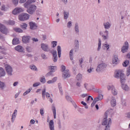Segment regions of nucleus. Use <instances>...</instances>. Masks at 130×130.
I'll list each match as a JSON object with an SVG mask.
<instances>
[{"label": "nucleus", "mask_w": 130, "mask_h": 130, "mask_svg": "<svg viewBox=\"0 0 130 130\" xmlns=\"http://www.w3.org/2000/svg\"><path fill=\"white\" fill-rule=\"evenodd\" d=\"M115 77L117 79H120V82L121 84V87L123 90L125 91H128L129 90L128 86L124 84L126 81V78H125V75H124V74L122 73L121 71H118L115 74Z\"/></svg>", "instance_id": "1"}, {"label": "nucleus", "mask_w": 130, "mask_h": 130, "mask_svg": "<svg viewBox=\"0 0 130 130\" xmlns=\"http://www.w3.org/2000/svg\"><path fill=\"white\" fill-rule=\"evenodd\" d=\"M109 111H110L109 110H108L107 111H106L105 113V118L103 119L102 122V125L105 126V130H110V125H111V123H112L111 118H109L108 119H107Z\"/></svg>", "instance_id": "2"}, {"label": "nucleus", "mask_w": 130, "mask_h": 130, "mask_svg": "<svg viewBox=\"0 0 130 130\" xmlns=\"http://www.w3.org/2000/svg\"><path fill=\"white\" fill-rule=\"evenodd\" d=\"M107 68V64H106L105 63H102L98 66L96 71L98 73H100V72H102L104 71Z\"/></svg>", "instance_id": "3"}, {"label": "nucleus", "mask_w": 130, "mask_h": 130, "mask_svg": "<svg viewBox=\"0 0 130 130\" xmlns=\"http://www.w3.org/2000/svg\"><path fill=\"white\" fill-rule=\"evenodd\" d=\"M30 15L27 13H22L19 15V20L20 21H26L28 20Z\"/></svg>", "instance_id": "4"}, {"label": "nucleus", "mask_w": 130, "mask_h": 130, "mask_svg": "<svg viewBox=\"0 0 130 130\" xmlns=\"http://www.w3.org/2000/svg\"><path fill=\"white\" fill-rule=\"evenodd\" d=\"M37 7L36 6L34 5H30V6L27 8L26 11L30 15H33L34 13H35V11H36V9Z\"/></svg>", "instance_id": "5"}, {"label": "nucleus", "mask_w": 130, "mask_h": 130, "mask_svg": "<svg viewBox=\"0 0 130 130\" xmlns=\"http://www.w3.org/2000/svg\"><path fill=\"white\" fill-rule=\"evenodd\" d=\"M5 70L6 71V73L8 76H12L13 75V68L11 66L6 65L5 66Z\"/></svg>", "instance_id": "6"}, {"label": "nucleus", "mask_w": 130, "mask_h": 130, "mask_svg": "<svg viewBox=\"0 0 130 130\" xmlns=\"http://www.w3.org/2000/svg\"><path fill=\"white\" fill-rule=\"evenodd\" d=\"M0 31L3 34H5V35H8V33H9V29L6 27V26L1 23H0Z\"/></svg>", "instance_id": "7"}, {"label": "nucleus", "mask_w": 130, "mask_h": 130, "mask_svg": "<svg viewBox=\"0 0 130 130\" xmlns=\"http://www.w3.org/2000/svg\"><path fill=\"white\" fill-rule=\"evenodd\" d=\"M41 47L42 50H43V51H45V52H48L50 51V48H49V46L47 44L42 43L41 45Z\"/></svg>", "instance_id": "8"}, {"label": "nucleus", "mask_w": 130, "mask_h": 130, "mask_svg": "<svg viewBox=\"0 0 130 130\" xmlns=\"http://www.w3.org/2000/svg\"><path fill=\"white\" fill-rule=\"evenodd\" d=\"M107 89L108 91L110 90H111L112 93L113 95H117V91H116V89H115V87L113 85H108L107 86Z\"/></svg>", "instance_id": "9"}, {"label": "nucleus", "mask_w": 130, "mask_h": 130, "mask_svg": "<svg viewBox=\"0 0 130 130\" xmlns=\"http://www.w3.org/2000/svg\"><path fill=\"white\" fill-rule=\"evenodd\" d=\"M42 95L43 99H45V95L46 98H50V94L48 92H46V88H45L42 90Z\"/></svg>", "instance_id": "10"}, {"label": "nucleus", "mask_w": 130, "mask_h": 130, "mask_svg": "<svg viewBox=\"0 0 130 130\" xmlns=\"http://www.w3.org/2000/svg\"><path fill=\"white\" fill-rule=\"evenodd\" d=\"M128 50V42H125V45L123 46L121 48V51L123 53H124Z\"/></svg>", "instance_id": "11"}, {"label": "nucleus", "mask_w": 130, "mask_h": 130, "mask_svg": "<svg viewBox=\"0 0 130 130\" xmlns=\"http://www.w3.org/2000/svg\"><path fill=\"white\" fill-rule=\"evenodd\" d=\"M30 38V36H23L22 37V42L24 43H29Z\"/></svg>", "instance_id": "12"}, {"label": "nucleus", "mask_w": 130, "mask_h": 130, "mask_svg": "<svg viewBox=\"0 0 130 130\" xmlns=\"http://www.w3.org/2000/svg\"><path fill=\"white\" fill-rule=\"evenodd\" d=\"M23 12V9L20 8H15L12 12L13 15H17V14H20Z\"/></svg>", "instance_id": "13"}, {"label": "nucleus", "mask_w": 130, "mask_h": 130, "mask_svg": "<svg viewBox=\"0 0 130 130\" xmlns=\"http://www.w3.org/2000/svg\"><path fill=\"white\" fill-rule=\"evenodd\" d=\"M62 116L64 120H66L67 118H69V112L67 110H64L62 111Z\"/></svg>", "instance_id": "14"}, {"label": "nucleus", "mask_w": 130, "mask_h": 130, "mask_svg": "<svg viewBox=\"0 0 130 130\" xmlns=\"http://www.w3.org/2000/svg\"><path fill=\"white\" fill-rule=\"evenodd\" d=\"M103 26L105 30H108L111 27V24L109 22L107 21L103 23Z\"/></svg>", "instance_id": "15"}, {"label": "nucleus", "mask_w": 130, "mask_h": 130, "mask_svg": "<svg viewBox=\"0 0 130 130\" xmlns=\"http://www.w3.org/2000/svg\"><path fill=\"white\" fill-rule=\"evenodd\" d=\"M70 77H71V75L69 73V70H65L62 74V77L64 79H67V78H70Z\"/></svg>", "instance_id": "16"}, {"label": "nucleus", "mask_w": 130, "mask_h": 130, "mask_svg": "<svg viewBox=\"0 0 130 130\" xmlns=\"http://www.w3.org/2000/svg\"><path fill=\"white\" fill-rule=\"evenodd\" d=\"M29 26H30V29L31 30H35L36 28H37V26L36 25V24L33 22H29Z\"/></svg>", "instance_id": "17"}, {"label": "nucleus", "mask_w": 130, "mask_h": 130, "mask_svg": "<svg viewBox=\"0 0 130 130\" xmlns=\"http://www.w3.org/2000/svg\"><path fill=\"white\" fill-rule=\"evenodd\" d=\"M17 112H18V111L17 110H15L13 113L12 115V122H14L15 121V119H16V116H17Z\"/></svg>", "instance_id": "18"}, {"label": "nucleus", "mask_w": 130, "mask_h": 130, "mask_svg": "<svg viewBox=\"0 0 130 130\" xmlns=\"http://www.w3.org/2000/svg\"><path fill=\"white\" fill-rule=\"evenodd\" d=\"M49 126L50 130H54V123L53 122V120L50 121Z\"/></svg>", "instance_id": "19"}, {"label": "nucleus", "mask_w": 130, "mask_h": 130, "mask_svg": "<svg viewBox=\"0 0 130 130\" xmlns=\"http://www.w3.org/2000/svg\"><path fill=\"white\" fill-rule=\"evenodd\" d=\"M15 50L18 51V52H23L24 51V48L21 46H17L15 47Z\"/></svg>", "instance_id": "20"}, {"label": "nucleus", "mask_w": 130, "mask_h": 130, "mask_svg": "<svg viewBox=\"0 0 130 130\" xmlns=\"http://www.w3.org/2000/svg\"><path fill=\"white\" fill-rule=\"evenodd\" d=\"M32 4V2H31V0H28L24 4V8H26V9H28L30 8V6H32L31 5Z\"/></svg>", "instance_id": "21"}, {"label": "nucleus", "mask_w": 130, "mask_h": 130, "mask_svg": "<svg viewBox=\"0 0 130 130\" xmlns=\"http://www.w3.org/2000/svg\"><path fill=\"white\" fill-rule=\"evenodd\" d=\"M111 104L112 107H114L116 105V100L115 98L112 97L111 100Z\"/></svg>", "instance_id": "22"}, {"label": "nucleus", "mask_w": 130, "mask_h": 130, "mask_svg": "<svg viewBox=\"0 0 130 130\" xmlns=\"http://www.w3.org/2000/svg\"><path fill=\"white\" fill-rule=\"evenodd\" d=\"M52 110L53 111V113L54 114V118H56V109H55V106H54V104L52 105Z\"/></svg>", "instance_id": "23"}, {"label": "nucleus", "mask_w": 130, "mask_h": 130, "mask_svg": "<svg viewBox=\"0 0 130 130\" xmlns=\"http://www.w3.org/2000/svg\"><path fill=\"white\" fill-rule=\"evenodd\" d=\"M104 33L106 34L105 35H103V38L104 40H106V39H108V34H109V31L107 30L104 31Z\"/></svg>", "instance_id": "24"}, {"label": "nucleus", "mask_w": 130, "mask_h": 130, "mask_svg": "<svg viewBox=\"0 0 130 130\" xmlns=\"http://www.w3.org/2000/svg\"><path fill=\"white\" fill-rule=\"evenodd\" d=\"M6 76V72L4 68L0 67V77H5Z\"/></svg>", "instance_id": "25"}, {"label": "nucleus", "mask_w": 130, "mask_h": 130, "mask_svg": "<svg viewBox=\"0 0 130 130\" xmlns=\"http://www.w3.org/2000/svg\"><path fill=\"white\" fill-rule=\"evenodd\" d=\"M112 63H115V64H117L118 63V58L117 57V56L115 55L114 57L112 59Z\"/></svg>", "instance_id": "26"}, {"label": "nucleus", "mask_w": 130, "mask_h": 130, "mask_svg": "<svg viewBox=\"0 0 130 130\" xmlns=\"http://www.w3.org/2000/svg\"><path fill=\"white\" fill-rule=\"evenodd\" d=\"M57 50L58 57H60L61 55V47H60V46H58L57 47Z\"/></svg>", "instance_id": "27"}, {"label": "nucleus", "mask_w": 130, "mask_h": 130, "mask_svg": "<svg viewBox=\"0 0 130 130\" xmlns=\"http://www.w3.org/2000/svg\"><path fill=\"white\" fill-rule=\"evenodd\" d=\"M103 99V95L102 94H99L96 98L94 99V100H96L97 102H98V101H101V100H102Z\"/></svg>", "instance_id": "28"}, {"label": "nucleus", "mask_w": 130, "mask_h": 130, "mask_svg": "<svg viewBox=\"0 0 130 130\" xmlns=\"http://www.w3.org/2000/svg\"><path fill=\"white\" fill-rule=\"evenodd\" d=\"M74 49H71L69 53L71 60H73V59H74V58H73V56H74Z\"/></svg>", "instance_id": "29"}, {"label": "nucleus", "mask_w": 130, "mask_h": 130, "mask_svg": "<svg viewBox=\"0 0 130 130\" xmlns=\"http://www.w3.org/2000/svg\"><path fill=\"white\" fill-rule=\"evenodd\" d=\"M20 42L19 41V39L18 38H14L12 41V44L13 45H16V44H19Z\"/></svg>", "instance_id": "30"}, {"label": "nucleus", "mask_w": 130, "mask_h": 130, "mask_svg": "<svg viewBox=\"0 0 130 130\" xmlns=\"http://www.w3.org/2000/svg\"><path fill=\"white\" fill-rule=\"evenodd\" d=\"M75 31L76 33V34H79V32H80L79 30V24L78 23H76L75 25Z\"/></svg>", "instance_id": "31"}, {"label": "nucleus", "mask_w": 130, "mask_h": 130, "mask_svg": "<svg viewBox=\"0 0 130 130\" xmlns=\"http://www.w3.org/2000/svg\"><path fill=\"white\" fill-rule=\"evenodd\" d=\"M27 27H28V24L26 23H21L20 24V28L23 30H26V29H27Z\"/></svg>", "instance_id": "32"}, {"label": "nucleus", "mask_w": 130, "mask_h": 130, "mask_svg": "<svg viewBox=\"0 0 130 130\" xmlns=\"http://www.w3.org/2000/svg\"><path fill=\"white\" fill-rule=\"evenodd\" d=\"M69 12H67V11L63 12L64 20H68V18H69Z\"/></svg>", "instance_id": "33"}, {"label": "nucleus", "mask_w": 130, "mask_h": 130, "mask_svg": "<svg viewBox=\"0 0 130 130\" xmlns=\"http://www.w3.org/2000/svg\"><path fill=\"white\" fill-rule=\"evenodd\" d=\"M29 68L30 69H31V70H32V71H35L36 72H37L38 71L37 68L34 64L30 65Z\"/></svg>", "instance_id": "34"}, {"label": "nucleus", "mask_w": 130, "mask_h": 130, "mask_svg": "<svg viewBox=\"0 0 130 130\" xmlns=\"http://www.w3.org/2000/svg\"><path fill=\"white\" fill-rule=\"evenodd\" d=\"M14 30L15 32H18V33H23V30L20 28H14Z\"/></svg>", "instance_id": "35"}, {"label": "nucleus", "mask_w": 130, "mask_h": 130, "mask_svg": "<svg viewBox=\"0 0 130 130\" xmlns=\"http://www.w3.org/2000/svg\"><path fill=\"white\" fill-rule=\"evenodd\" d=\"M50 70H51V72H55L57 70V67L56 66H50L49 67Z\"/></svg>", "instance_id": "36"}, {"label": "nucleus", "mask_w": 130, "mask_h": 130, "mask_svg": "<svg viewBox=\"0 0 130 130\" xmlns=\"http://www.w3.org/2000/svg\"><path fill=\"white\" fill-rule=\"evenodd\" d=\"M101 49V39H99L98 51H99Z\"/></svg>", "instance_id": "37"}, {"label": "nucleus", "mask_w": 130, "mask_h": 130, "mask_svg": "<svg viewBox=\"0 0 130 130\" xmlns=\"http://www.w3.org/2000/svg\"><path fill=\"white\" fill-rule=\"evenodd\" d=\"M58 88H59L60 93L61 95H62L63 93H62V88H61V83H59L58 84Z\"/></svg>", "instance_id": "38"}, {"label": "nucleus", "mask_w": 130, "mask_h": 130, "mask_svg": "<svg viewBox=\"0 0 130 130\" xmlns=\"http://www.w3.org/2000/svg\"><path fill=\"white\" fill-rule=\"evenodd\" d=\"M82 74H78L77 76H76V79L77 80V81H81V80H82Z\"/></svg>", "instance_id": "39"}, {"label": "nucleus", "mask_w": 130, "mask_h": 130, "mask_svg": "<svg viewBox=\"0 0 130 130\" xmlns=\"http://www.w3.org/2000/svg\"><path fill=\"white\" fill-rule=\"evenodd\" d=\"M75 47H76V48H79V40H76L75 41Z\"/></svg>", "instance_id": "40"}, {"label": "nucleus", "mask_w": 130, "mask_h": 130, "mask_svg": "<svg viewBox=\"0 0 130 130\" xmlns=\"http://www.w3.org/2000/svg\"><path fill=\"white\" fill-rule=\"evenodd\" d=\"M40 82L41 83H42L43 84H45L46 82V80L45 79V77H43L40 79Z\"/></svg>", "instance_id": "41"}, {"label": "nucleus", "mask_w": 130, "mask_h": 130, "mask_svg": "<svg viewBox=\"0 0 130 130\" xmlns=\"http://www.w3.org/2000/svg\"><path fill=\"white\" fill-rule=\"evenodd\" d=\"M31 90H32V88H29L28 90H26V91L23 93V96H26L27 94H29V93L31 92Z\"/></svg>", "instance_id": "42"}, {"label": "nucleus", "mask_w": 130, "mask_h": 130, "mask_svg": "<svg viewBox=\"0 0 130 130\" xmlns=\"http://www.w3.org/2000/svg\"><path fill=\"white\" fill-rule=\"evenodd\" d=\"M129 63V61L128 60H125V61H124V62L123 63V66L125 67H127L128 64Z\"/></svg>", "instance_id": "43"}, {"label": "nucleus", "mask_w": 130, "mask_h": 130, "mask_svg": "<svg viewBox=\"0 0 130 130\" xmlns=\"http://www.w3.org/2000/svg\"><path fill=\"white\" fill-rule=\"evenodd\" d=\"M6 86V84L4 82L0 81V88L1 89H4V87Z\"/></svg>", "instance_id": "44"}, {"label": "nucleus", "mask_w": 130, "mask_h": 130, "mask_svg": "<svg viewBox=\"0 0 130 130\" xmlns=\"http://www.w3.org/2000/svg\"><path fill=\"white\" fill-rule=\"evenodd\" d=\"M87 71L88 73H93V72H94V68L90 67L89 68H88Z\"/></svg>", "instance_id": "45"}, {"label": "nucleus", "mask_w": 130, "mask_h": 130, "mask_svg": "<svg viewBox=\"0 0 130 130\" xmlns=\"http://www.w3.org/2000/svg\"><path fill=\"white\" fill-rule=\"evenodd\" d=\"M9 25H11L12 26H14L15 25V21L14 20H9L8 21Z\"/></svg>", "instance_id": "46"}, {"label": "nucleus", "mask_w": 130, "mask_h": 130, "mask_svg": "<svg viewBox=\"0 0 130 130\" xmlns=\"http://www.w3.org/2000/svg\"><path fill=\"white\" fill-rule=\"evenodd\" d=\"M51 53L52 54L53 56H57V52L56 50H53L51 51Z\"/></svg>", "instance_id": "47"}, {"label": "nucleus", "mask_w": 130, "mask_h": 130, "mask_svg": "<svg viewBox=\"0 0 130 130\" xmlns=\"http://www.w3.org/2000/svg\"><path fill=\"white\" fill-rule=\"evenodd\" d=\"M81 104H82V105H83L84 106H85V108L86 109H88V106L87 105V104L85 102H84V101H82L81 102Z\"/></svg>", "instance_id": "48"}, {"label": "nucleus", "mask_w": 130, "mask_h": 130, "mask_svg": "<svg viewBox=\"0 0 130 130\" xmlns=\"http://www.w3.org/2000/svg\"><path fill=\"white\" fill-rule=\"evenodd\" d=\"M41 56L43 58V59H47V56H46V55H45V54L44 53H42Z\"/></svg>", "instance_id": "49"}, {"label": "nucleus", "mask_w": 130, "mask_h": 130, "mask_svg": "<svg viewBox=\"0 0 130 130\" xmlns=\"http://www.w3.org/2000/svg\"><path fill=\"white\" fill-rule=\"evenodd\" d=\"M52 44H53V48H54L56 45H57V41H52Z\"/></svg>", "instance_id": "50"}, {"label": "nucleus", "mask_w": 130, "mask_h": 130, "mask_svg": "<svg viewBox=\"0 0 130 130\" xmlns=\"http://www.w3.org/2000/svg\"><path fill=\"white\" fill-rule=\"evenodd\" d=\"M26 49L27 50V51H28V52H32V48H31L30 47H27L26 48Z\"/></svg>", "instance_id": "51"}, {"label": "nucleus", "mask_w": 130, "mask_h": 130, "mask_svg": "<svg viewBox=\"0 0 130 130\" xmlns=\"http://www.w3.org/2000/svg\"><path fill=\"white\" fill-rule=\"evenodd\" d=\"M57 56H53V60L54 62H56L57 61Z\"/></svg>", "instance_id": "52"}, {"label": "nucleus", "mask_w": 130, "mask_h": 130, "mask_svg": "<svg viewBox=\"0 0 130 130\" xmlns=\"http://www.w3.org/2000/svg\"><path fill=\"white\" fill-rule=\"evenodd\" d=\"M52 71H50L49 72H48L46 75V77H49L50 76H53V74H52Z\"/></svg>", "instance_id": "53"}, {"label": "nucleus", "mask_w": 130, "mask_h": 130, "mask_svg": "<svg viewBox=\"0 0 130 130\" xmlns=\"http://www.w3.org/2000/svg\"><path fill=\"white\" fill-rule=\"evenodd\" d=\"M12 2L15 6H17V5H18V3H19V0H12Z\"/></svg>", "instance_id": "54"}, {"label": "nucleus", "mask_w": 130, "mask_h": 130, "mask_svg": "<svg viewBox=\"0 0 130 130\" xmlns=\"http://www.w3.org/2000/svg\"><path fill=\"white\" fill-rule=\"evenodd\" d=\"M68 28H71L72 27V21H69L67 23Z\"/></svg>", "instance_id": "55"}, {"label": "nucleus", "mask_w": 130, "mask_h": 130, "mask_svg": "<svg viewBox=\"0 0 130 130\" xmlns=\"http://www.w3.org/2000/svg\"><path fill=\"white\" fill-rule=\"evenodd\" d=\"M96 102H96V100L94 99V100H93L92 103L91 105V107H93V106H95V104H96Z\"/></svg>", "instance_id": "56"}, {"label": "nucleus", "mask_w": 130, "mask_h": 130, "mask_svg": "<svg viewBox=\"0 0 130 130\" xmlns=\"http://www.w3.org/2000/svg\"><path fill=\"white\" fill-rule=\"evenodd\" d=\"M40 85V82H37L33 84V87H38Z\"/></svg>", "instance_id": "57"}, {"label": "nucleus", "mask_w": 130, "mask_h": 130, "mask_svg": "<svg viewBox=\"0 0 130 130\" xmlns=\"http://www.w3.org/2000/svg\"><path fill=\"white\" fill-rule=\"evenodd\" d=\"M104 47H105L106 48H107V50H108V49H109V45L108 44H105V45H104Z\"/></svg>", "instance_id": "58"}, {"label": "nucleus", "mask_w": 130, "mask_h": 130, "mask_svg": "<svg viewBox=\"0 0 130 130\" xmlns=\"http://www.w3.org/2000/svg\"><path fill=\"white\" fill-rule=\"evenodd\" d=\"M34 42H38L39 40L37 38H33L31 39Z\"/></svg>", "instance_id": "59"}, {"label": "nucleus", "mask_w": 130, "mask_h": 130, "mask_svg": "<svg viewBox=\"0 0 130 130\" xmlns=\"http://www.w3.org/2000/svg\"><path fill=\"white\" fill-rule=\"evenodd\" d=\"M61 68L62 72H64L66 71V66L62 65L61 66Z\"/></svg>", "instance_id": "60"}, {"label": "nucleus", "mask_w": 130, "mask_h": 130, "mask_svg": "<svg viewBox=\"0 0 130 130\" xmlns=\"http://www.w3.org/2000/svg\"><path fill=\"white\" fill-rule=\"evenodd\" d=\"M122 105H123V106H126V102H125V101H124V100H122Z\"/></svg>", "instance_id": "61"}, {"label": "nucleus", "mask_w": 130, "mask_h": 130, "mask_svg": "<svg viewBox=\"0 0 130 130\" xmlns=\"http://www.w3.org/2000/svg\"><path fill=\"white\" fill-rule=\"evenodd\" d=\"M125 115H126V117H127V118H130V112L126 113L125 114Z\"/></svg>", "instance_id": "62"}, {"label": "nucleus", "mask_w": 130, "mask_h": 130, "mask_svg": "<svg viewBox=\"0 0 130 130\" xmlns=\"http://www.w3.org/2000/svg\"><path fill=\"white\" fill-rule=\"evenodd\" d=\"M66 98L67 100H68V101H71V100H72V99L69 95H67Z\"/></svg>", "instance_id": "63"}, {"label": "nucleus", "mask_w": 130, "mask_h": 130, "mask_svg": "<svg viewBox=\"0 0 130 130\" xmlns=\"http://www.w3.org/2000/svg\"><path fill=\"white\" fill-rule=\"evenodd\" d=\"M1 10L2 11H6V6L5 5H2Z\"/></svg>", "instance_id": "64"}]
</instances>
